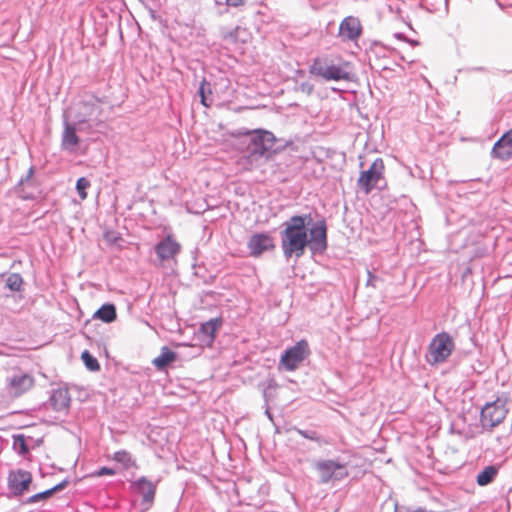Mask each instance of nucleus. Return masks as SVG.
<instances>
[{"label": "nucleus", "mask_w": 512, "mask_h": 512, "mask_svg": "<svg viewBox=\"0 0 512 512\" xmlns=\"http://www.w3.org/2000/svg\"><path fill=\"white\" fill-rule=\"evenodd\" d=\"M23 278L19 273H11L8 275L5 286L12 292H20L22 290Z\"/></svg>", "instance_id": "a878e982"}, {"label": "nucleus", "mask_w": 512, "mask_h": 512, "mask_svg": "<svg viewBox=\"0 0 512 512\" xmlns=\"http://www.w3.org/2000/svg\"><path fill=\"white\" fill-rule=\"evenodd\" d=\"M22 198H24V199H30L31 197L24 195V196H22Z\"/></svg>", "instance_id": "79ce46f5"}, {"label": "nucleus", "mask_w": 512, "mask_h": 512, "mask_svg": "<svg viewBox=\"0 0 512 512\" xmlns=\"http://www.w3.org/2000/svg\"><path fill=\"white\" fill-rule=\"evenodd\" d=\"M272 388H275V380L274 379L268 380L267 386L263 390V398H264L266 403L268 402V389H272Z\"/></svg>", "instance_id": "f704fd0d"}, {"label": "nucleus", "mask_w": 512, "mask_h": 512, "mask_svg": "<svg viewBox=\"0 0 512 512\" xmlns=\"http://www.w3.org/2000/svg\"><path fill=\"white\" fill-rule=\"evenodd\" d=\"M295 431L305 439L313 441H318L319 439L318 434L315 430H302L299 428H295Z\"/></svg>", "instance_id": "c756f323"}, {"label": "nucleus", "mask_w": 512, "mask_h": 512, "mask_svg": "<svg viewBox=\"0 0 512 512\" xmlns=\"http://www.w3.org/2000/svg\"><path fill=\"white\" fill-rule=\"evenodd\" d=\"M154 251L160 262L174 259L181 251L180 243L171 234H167L155 244Z\"/></svg>", "instance_id": "f8f14e48"}, {"label": "nucleus", "mask_w": 512, "mask_h": 512, "mask_svg": "<svg viewBox=\"0 0 512 512\" xmlns=\"http://www.w3.org/2000/svg\"><path fill=\"white\" fill-rule=\"evenodd\" d=\"M64 130L62 133L61 147L65 151L73 152L80 143V138L77 135V131H87L83 126L76 124L75 122L70 123L67 117L64 115Z\"/></svg>", "instance_id": "4468645a"}, {"label": "nucleus", "mask_w": 512, "mask_h": 512, "mask_svg": "<svg viewBox=\"0 0 512 512\" xmlns=\"http://www.w3.org/2000/svg\"><path fill=\"white\" fill-rule=\"evenodd\" d=\"M35 442H36V445H39L42 442V439H38Z\"/></svg>", "instance_id": "a19ab883"}, {"label": "nucleus", "mask_w": 512, "mask_h": 512, "mask_svg": "<svg viewBox=\"0 0 512 512\" xmlns=\"http://www.w3.org/2000/svg\"><path fill=\"white\" fill-rule=\"evenodd\" d=\"M506 414L505 403L500 399L486 403L480 412V422L483 429L491 431L505 419Z\"/></svg>", "instance_id": "423d86ee"}, {"label": "nucleus", "mask_w": 512, "mask_h": 512, "mask_svg": "<svg viewBox=\"0 0 512 512\" xmlns=\"http://www.w3.org/2000/svg\"><path fill=\"white\" fill-rule=\"evenodd\" d=\"M395 37L398 39H405V35L403 33H395Z\"/></svg>", "instance_id": "ea45409f"}, {"label": "nucleus", "mask_w": 512, "mask_h": 512, "mask_svg": "<svg viewBox=\"0 0 512 512\" xmlns=\"http://www.w3.org/2000/svg\"><path fill=\"white\" fill-rule=\"evenodd\" d=\"M81 359L85 367L92 372L100 370V364L98 360L88 351L84 350L81 354Z\"/></svg>", "instance_id": "bb28decb"}, {"label": "nucleus", "mask_w": 512, "mask_h": 512, "mask_svg": "<svg viewBox=\"0 0 512 512\" xmlns=\"http://www.w3.org/2000/svg\"><path fill=\"white\" fill-rule=\"evenodd\" d=\"M28 441L33 442V437H26L24 434L13 435V448L21 456L29 453L31 447Z\"/></svg>", "instance_id": "5701e85b"}, {"label": "nucleus", "mask_w": 512, "mask_h": 512, "mask_svg": "<svg viewBox=\"0 0 512 512\" xmlns=\"http://www.w3.org/2000/svg\"><path fill=\"white\" fill-rule=\"evenodd\" d=\"M455 349L452 336L445 331L437 333L428 345L426 360L431 365L444 363Z\"/></svg>", "instance_id": "7ed1b4c3"}, {"label": "nucleus", "mask_w": 512, "mask_h": 512, "mask_svg": "<svg viewBox=\"0 0 512 512\" xmlns=\"http://www.w3.org/2000/svg\"><path fill=\"white\" fill-rule=\"evenodd\" d=\"M68 484H69V480L66 478L63 481H61L60 483H58L55 486H53L52 488H50V490L54 491V494H55L59 491H62L64 488H66Z\"/></svg>", "instance_id": "72a5a7b5"}, {"label": "nucleus", "mask_w": 512, "mask_h": 512, "mask_svg": "<svg viewBox=\"0 0 512 512\" xmlns=\"http://www.w3.org/2000/svg\"><path fill=\"white\" fill-rule=\"evenodd\" d=\"M104 101L96 96H92V99H83L79 101L75 106L74 121L76 124L83 126L87 131L92 130L94 116L101 112L100 107L97 103H103Z\"/></svg>", "instance_id": "39448f33"}, {"label": "nucleus", "mask_w": 512, "mask_h": 512, "mask_svg": "<svg viewBox=\"0 0 512 512\" xmlns=\"http://www.w3.org/2000/svg\"><path fill=\"white\" fill-rule=\"evenodd\" d=\"M54 495V491H51L50 489H47L45 491L36 493L30 497H28L24 503L25 504H33L42 500H46Z\"/></svg>", "instance_id": "c85d7f7f"}, {"label": "nucleus", "mask_w": 512, "mask_h": 512, "mask_svg": "<svg viewBox=\"0 0 512 512\" xmlns=\"http://www.w3.org/2000/svg\"><path fill=\"white\" fill-rule=\"evenodd\" d=\"M70 394L66 388H58L52 391L49 404L56 412L67 414L70 407Z\"/></svg>", "instance_id": "6ab92c4d"}, {"label": "nucleus", "mask_w": 512, "mask_h": 512, "mask_svg": "<svg viewBox=\"0 0 512 512\" xmlns=\"http://www.w3.org/2000/svg\"><path fill=\"white\" fill-rule=\"evenodd\" d=\"M31 482L32 475L29 471L18 469L9 473L8 488L15 496H20L28 490Z\"/></svg>", "instance_id": "2eb2a0df"}, {"label": "nucleus", "mask_w": 512, "mask_h": 512, "mask_svg": "<svg viewBox=\"0 0 512 512\" xmlns=\"http://www.w3.org/2000/svg\"><path fill=\"white\" fill-rule=\"evenodd\" d=\"M491 155L500 160L512 159V128L505 132L494 144Z\"/></svg>", "instance_id": "f3484780"}, {"label": "nucleus", "mask_w": 512, "mask_h": 512, "mask_svg": "<svg viewBox=\"0 0 512 512\" xmlns=\"http://www.w3.org/2000/svg\"><path fill=\"white\" fill-rule=\"evenodd\" d=\"M247 247L250 255L259 257L266 251H271L275 248L274 238L266 232L255 233L250 236Z\"/></svg>", "instance_id": "ddd939ff"}, {"label": "nucleus", "mask_w": 512, "mask_h": 512, "mask_svg": "<svg viewBox=\"0 0 512 512\" xmlns=\"http://www.w3.org/2000/svg\"><path fill=\"white\" fill-rule=\"evenodd\" d=\"M265 415L269 418V420L273 421V416L268 407L265 410Z\"/></svg>", "instance_id": "58836bf2"}, {"label": "nucleus", "mask_w": 512, "mask_h": 512, "mask_svg": "<svg viewBox=\"0 0 512 512\" xmlns=\"http://www.w3.org/2000/svg\"><path fill=\"white\" fill-rule=\"evenodd\" d=\"M198 94L200 97V102L205 107H210L212 104V99L208 96L212 94L211 84L205 78L202 79Z\"/></svg>", "instance_id": "b1692460"}, {"label": "nucleus", "mask_w": 512, "mask_h": 512, "mask_svg": "<svg viewBox=\"0 0 512 512\" xmlns=\"http://www.w3.org/2000/svg\"><path fill=\"white\" fill-rule=\"evenodd\" d=\"M130 489L132 493L141 496L140 507L142 512L152 507L156 493V484L152 483L145 476H141L130 483Z\"/></svg>", "instance_id": "1a4fd4ad"}, {"label": "nucleus", "mask_w": 512, "mask_h": 512, "mask_svg": "<svg viewBox=\"0 0 512 512\" xmlns=\"http://www.w3.org/2000/svg\"><path fill=\"white\" fill-rule=\"evenodd\" d=\"M217 3H220V0H216ZM226 5L231 7H238L244 3L243 0H225Z\"/></svg>", "instance_id": "e433bc0d"}, {"label": "nucleus", "mask_w": 512, "mask_h": 512, "mask_svg": "<svg viewBox=\"0 0 512 512\" xmlns=\"http://www.w3.org/2000/svg\"><path fill=\"white\" fill-rule=\"evenodd\" d=\"M500 464H492L485 466L476 476V483L479 486H487L491 484L499 473Z\"/></svg>", "instance_id": "aec40b11"}, {"label": "nucleus", "mask_w": 512, "mask_h": 512, "mask_svg": "<svg viewBox=\"0 0 512 512\" xmlns=\"http://www.w3.org/2000/svg\"><path fill=\"white\" fill-rule=\"evenodd\" d=\"M309 72L312 75L319 76L326 81L349 80L350 74L342 67L335 65L332 60L326 57H317L310 65Z\"/></svg>", "instance_id": "20e7f679"}, {"label": "nucleus", "mask_w": 512, "mask_h": 512, "mask_svg": "<svg viewBox=\"0 0 512 512\" xmlns=\"http://www.w3.org/2000/svg\"><path fill=\"white\" fill-rule=\"evenodd\" d=\"M34 175V167L31 166L28 171H27V174L25 176H22L20 178V180L18 181L17 185H16V189H19L22 185H24L25 183H27Z\"/></svg>", "instance_id": "2f4dec72"}, {"label": "nucleus", "mask_w": 512, "mask_h": 512, "mask_svg": "<svg viewBox=\"0 0 512 512\" xmlns=\"http://www.w3.org/2000/svg\"><path fill=\"white\" fill-rule=\"evenodd\" d=\"M282 227L281 248L286 260L301 258L307 248L312 254H322L328 248L327 223L323 217L313 222L311 213L293 215Z\"/></svg>", "instance_id": "f257e3e1"}, {"label": "nucleus", "mask_w": 512, "mask_h": 512, "mask_svg": "<svg viewBox=\"0 0 512 512\" xmlns=\"http://www.w3.org/2000/svg\"><path fill=\"white\" fill-rule=\"evenodd\" d=\"M383 49H384V47L378 42H374L371 46V51L375 52V53H377V50H383Z\"/></svg>", "instance_id": "4c0bfd02"}, {"label": "nucleus", "mask_w": 512, "mask_h": 512, "mask_svg": "<svg viewBox=\"0 0 512 512\" xmlns=\"http://www.w3.org/2000/svg\"><path fill=\"white\" fill-rule=\"evenodd\" d=\"M113 460L122 464L125 469L136 466L135 460L132 455L126 450H119L113 454Z\"/></svg>", "instance_id": "393cba45"}, {"label": "nucleus", "mask_w": 512, "mask_h": 512, "mask_svg": "<svg viewBox=\"0 0 512 512\" xmlns=\"http://www.w3.org/2000/svg\"><path fill=\"white\" fill-rule=\"evenodd\" d=\"M239 27H235L234 29H232L231 31L227 32L225 35H224V38L225 39H231L233 41H236L237 40V37H238V31H239Z\"/></svg>", "instance_id": "c9c22d12"}, {"label": "nucleus", "mask_w": 512, "mask_h": 512, "mask_svg": "<svg viewBox=\"0 0 512 512\" xmlns=\"http://www.w3.org/2000/svg\"><path fill=\"white\" fill-rule=\"evenodd\" d=\"M239 134L247 138L246 150L239 162L247 171L261 167L272 160L279 151L275 147L277 139L274 133L269 130L263 128L243 129Z\"/></svg>", "instance_id": "f03ea898"}, {"label": "nucleus", "mask_w": 512, "mask_h": 512, "mask_svg": "<svg viewBox=\"0 0 512 512\" xmlns=\"http://www.w3.org/2000/svg\"><path fill=\"white\" fill-rule=\"evenodd\" d=\"M384 162L382 158H376L368 170L362 171L358 178L357 185L366 194L370 193L377 182L383 177Z\"/></svg>", "instance_id": "9d476101"}, {"label": "nucleus", "mask_w": 512, "mask_h": 512, "mask_svg": "<svg viewBox=\"0 0 512 512\" xmlns=\"http://www.w3.org/2000/svg\"><path fill=\"white\" fill-rule=\"evenodd\" d=\"M223 325L221 317L212 318L201 323L198 329V338L207 345H211L215 340L216 331Z\"/></svg>", "instance_id": "a211bd4d"}, {"label": "nucleus", "mask_w": 512, "mask_h": 512, "mask_svg": "<svg viewBox=\"0 0 512 512\" xmlns=\"http://www.w3.org/2000/svg\"><path fill=\"white\" fill-rule=\"evenodd\" d=\"M8 392L13 397H19L27 392L34 384V379L25 373H17L7 377Z\"/></svg>", "instance_id": "dca6fc26"}, {"label": "nucleus", "mask_w": 512, "mask_h": 512, "mask_svg": "<svg viewBox=\"0 0 512 512\" xmlns=\"http://www.w3.org/2000/svg\"><path fill=\"white\" fill-rule=\"evenodd\" d=\"M362 32L363 27L359 18L347 16L340 22L338 37L343 42H357Z\"/></svg>", "instance_id": "9b49d317"}, {"label": "nucleus", "mask_w": 512, "mask_h": 512, "mask_svg": "<svg viewBox=\"0 0 512 512\" xmlns=\"http://www.w3.org/2000/svg\"><path fill=\"white\" fill-rule=\"evenodd\" d=\"M308 354L309 348L307 341L300 340L294 346L283 352L279 365L287 371H294Z\"/></svg>", "instance_id": "6e6552de"}, {"label": "nucleus", "mask_w": 512, "mask_h": 512, "mask_svg": "<svg viewBox=\"0 0 512 512\" xmlns=\"http://www.w3.org/2000/svg\"><path fill=\"white\" fill-rule=\"evenodd\" d=\"M367 275H368V279L366 282V286L376 287V283L378 281H382V279L380 277H378L377 275L372 273L370 270L367 271Z\"/></svg>", "instance_id": "473e14b6"}, {"label": "nucleus", "mask_w": 512, "mask_h": 512, "mask_svg": "<svg viewBox=\"0 0 512 512\" xmlns=\"http://www.w3.org/2000/svg\"><path fill=\"white\" fill-rule=\"evenodd\" d=\"M117 472L114 468H110V467H101L99 468L98 470L94 471L91 476L92 477H101V476H105V475H109V476H113L115 475Z\"/></svg>", "instance_id": "7c9ffc66"}, {"label": "nucleus", "mask_w": 512, "mask_h": 512, "mask_svg": "<svg viewBox=\"0 0 512 512\" xmlns=\"http://www.w3.org/2000/svg\"><path fill=\"white\" fill-rule=\"evenodd\" d=\"M90 181L85 177H80L76 182V190L79 197L84 200L87 198V189L90 187Z\"/></svg>", "instance_id": "cd10ccee"}, {"label": "nucleus", "mask_w": 512, "mask_h": 512, "mask_svg": "<svg viewBox=\"0 0 512 512\" xmlns=\"http://www.w3.org/2000/svg\"><path fill=\"white\" fill-rule=\"evenodd\" d=\"M92 317L93 319H98L106 324H110L117 318L116 306L113 303H104L94 312Z\"/></svg>", "instance_id": "412c9836"}, {"label": "nucleus", "mask_w": 512, "mask_h": 512, "mask_svg": "<svg viewBox=\"0 0 512 512\" xmlns=\"http://www.w3.org/2000/svg\"><path fill=\"white\" fill-rule=\"evenodd\" d=\"M315 469L319 473V482L327 484L332 480H342L348 476L346 464L336 460H321L315 464Z\"/></svg>", "instance_id": "0eeeda50"}, {"label": "nucleus", "mask_w": 512, "mask_h": 512, "mask_svg": "<svg viewBox=\"0 0 512 512\" xmlns=\"http://www.w3.org/2000/svg\"><path fill=\"white\" fill-rule=\"evenodd\" d=\"M176 357L177 355L173 350L167 346H163L160 354L152 361V363L158 370H163L174 362Z\"/></svg>", "instance_id": "4be33fe9"}]
</instances>
